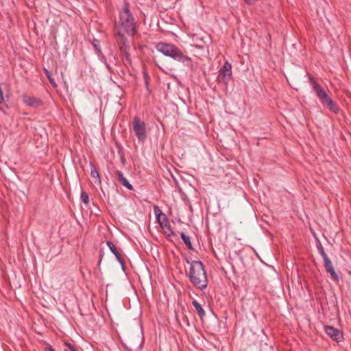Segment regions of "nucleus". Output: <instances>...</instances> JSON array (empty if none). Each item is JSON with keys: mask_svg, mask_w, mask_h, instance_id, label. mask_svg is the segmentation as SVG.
I'll return each mask as SVG.
<instances>
[{"mask_svg": "<svg viewBox=\"0 0 351 351\" xmlns=\"http://www.w3.org/2000/svg\"><path fill=\"white\" fill-rule=\"evenodd\" d=\"M156 49L165 56L170 57L175 60L181 62L187 66L192 65L190 58L183 54L180 49L170 43H158L155 45Z\"/></svg>", "mask_w": 351, "mask_h": 351, "instance_id": "obj_1", "label": "nucleus"}, {"mask_svg": "<svg viewBox=\"0 0 351 351\" xmlns=\"http://www.w3.org/2000/svg\"><path fill=\"white\" fill-rule=\"evenodd\" d=\"M189 276L191 282L195 287L199 289L207 287V276L202 262L194 261L191 263Z\"/></svg>", "mask_w": 351, "mask_h": 351, "instance_id": "obj_2", "label": "nucleus"}, {"mask_svg": "<svg viewBox=\"0 0 351 351\" xmlns=\"http://www.w3.org/2000/svg\"><path fill=\"white\" fill-rule=\"evenodd\" d=\"M118 35L124 41L125 34L132 36L135 32L134 19L127 6L120 12V19L117 27Z\"/></svg>", "mask_w": 351, "mask_h": 351, "instance_id": "obj_3", "label": "nucleus"}, {"mask_svg": "<svg viewBox=\"0 0 351 351\" xmlns=\"http://www.w3.org/2000/svg\"><path fill=\"white\" fill-rule=\"evenodd\" d=\"M132 128L138 140L144 143L147 138L145 123L139 117H135L132 122Z\"/></svg>", "mask_w": 351, "mask_h": 351, "instance_id": "obj_4", "label": "nucleus"}, {"mask_svg": "<svg viewBox=\"0 0 351 351\" xmlns=\"http://www.w3.org/2000/svg\"><path fill=\"white\" fill-rule=\"evenodd\" d=\"M312 86L317 97L323 105L331 98L329 97L327 92L315 81H312Z\"/></svg>", "mask_w": 351, "mask_h": 351, "instance_id": "obj_5", "label": "nucleus"}, {"mask_svg": "<svg viewBox=\"0 0 351 351\" xmlns=\"http://www.w3.org/2000/svg\"><path fill=\"white\" fill-rule=\"evenodd\" d=\"M219 77L225 82L228 83L232 76V65L228 61L225 62L222 68L219 70Z\"/></svg>", "mask_w": 351, "mask_h": 351, "instance_id": "obj_6", "label": "nucleus"}, {"mask_svg": "<svg viewBox=\"0 0 351 351\" xmlns=\"http://www.w3.org/2000/svg\"><path fill=\"white\" fill-rule=\"evenodd\" d=\"M324 330L328 336L337 342H339L343 339L342 332L332 326H326Z\"/></svg>", "mask_w": 351, "mask_h": 351, "instance_id": "obj_7", "label": "nucleus"}, {"mask_svg": "<svg viewBox=\"0 0 351 351\" xmlns=\"http://www.w3.org/2000/svg\"><path fill=\"white\" fill-rule=\"evenodd\" d=\"M154 213L156 215V220L160 226H163L165 224L167 226V222L169 221L166 215L161 211L158 206H154Z\"/></svg>", "mask_w": 351, "mask_h": 351, "instance_id": "obj_8", "label": "nucleus"}, {"mask_svg": "<svg viewBox=\"0 0 351 351\" xmlns=\"http://www.w3.org/2000/svg\"><path fill=\"white\" fill-rule=\"evenodd\" d=\"M23 101L27 106L34 108H38L43 105L40 99L34 97L25 96L23 97Z\"/></svg>", "mask_w": 351, "mask_h": 351, "instance_id": "obj_9", "label": "nucleus"}, {"mask_svg": "<svg viewBox=\"0 0 351 351\" xmlns=\"http://www.w3.org/2000/svg\"><path fill=\"white\" fill-rule=\"evenodd\" d=\"M324 105H326L331 112L335 114L338 113L339 111V108L336 103L334 102L332 98L327 101Z\"/></svg>", "mask_w": 351, "mask_h": 351, "instance_id": "obj_10", "label": "nucleus"}, {"mask_svg": "<svg viewBox=\"0 0 351 351\" xmlns=\"http://www.w3.org/2000/svg\"><path fill=\"white\" fill-rule=\"evenodd\" d=\"M107 245L109 247L110 251L115 255L117 259L121 262V254L119 253L114 244L110 241H108Z\"/></svg>", "mask_w": 351, "mask_h": 351, "instance_id": "obj_11", "label": "nucleus"}, {"mask_svg": "<svg viewBox=\"0 0 351 351\" xmlns=\"http://www.w3.org/2000/svg\"><path fill=\"white\" fill-rule=\"evenodd\" d=\"M90 175L92 178L94 179V184L99 185L101 184V180L99 178V172L94 167H91Z\"/></svg>", "mask_w": 351, "mask_h": 351, "instance_id": "obj_12", "label": "nucleus"}, {"mask_svg": "<svg viewBox=\"0 0 351 351\" xmlns=\"http://www.w3.org/2000/svg\"><path fill=\"white\" fill-rule=\"evenodd\" d=\"M180 236H181L182 240L183 241L184 244L187 246V247L189 250H193V246H192L189 236L185 234L183 232H181Z\"/></svg>", "mask_w": 351, "mask_h": 351, "instance_id": "obj_13", "label": "nucleus"}, {"mask_svg": "<svg viewBox=\"0 0 351 351\" xmlns=\"http://www.w3.org/2000/svg\"><path fill=\"white\" fill-rule=\"evenodd\" d=\"M192 304L195 307L196 311L197 312V313L199 314V315L201 317H202L205 315V313H204L203 308L196 300H193L192 302Z\"/></svg>", "mask_w": 351, "mask_h": 351, "instance_id": "obj_14", "label": "nucleus"}, {"mask_svg": "<svg viewBox=\"0 0 351 351\" xmlns=\"http://www.w3.org/2000/svg\"><path fill=\"white\" fill-rule=\"evenodd\" d=\"M167 226H165V224L162 226V228L163 229L165 233L168 236V237H171L173 236L174 234H173V230H171V226H170V224L169 223V221L167 222Z\"/></svg>", "mask_w": 351, "mask_h": 351, "instance_id": "obj_15", "label": "nucleus"}, {"mask_svg": "<svg viewBox=\"0 0 351 351\" xmlns=\"http://www.w3.org/2000/svg\"><path fill=\"white\" fill-rule=\"evenodd\" d=\"M92 45H93V48L95 49V52L97 53L98 56H99V54L101 53L99 41L97 40H95V39L93 40V41L92 43Z\"/></svg>", "mask_w": 351, "mask_h": 351, "instance_id": "obj_16", "label": "nucleus"}, {"mask_svg": "<svg viewBox=\"0 0 351 351\" xmlns=\"http://www.w3.org/2000/svg\"><path fill=\"white\" fill-rule=\"evenodd\" d=\"M324 263L326 269L332 267V263L329 259L328 256L324 258Z\"/></svg>", "mask_w": 351, "mask_h": 351, "instance_id": "obj_17", "label": "nucleus"}, {"mask_svg": "<svg viewBox=\"0 0 351 351\" xmlns=\"http://www.w3.org/2000/svg\"><path fill=\"white\" fill-rule=\"evenodd\" d=\"M326 271H327V272H328L330 274L331 277L333 279H335V280H337L338 279V276L335 273V271L333 267H331V268L327 269Z\"/></svg>", "mask_w": 351, "mask_h": 351, "instance_id": "obj_18", "label": "nucleus"}, {"mask_svg": "<svg viewBox=\"0 0 351 351\" xmlns=\"http://www.w3.org/2000/svg\"><path fill=\"white\" fill-rule=\"evenodd\" d=\"M126 47H127L125 45L123 47H121V51L124 53L126 61L128 63H130V62H131L130 56V54L127 51Z\"/></svg>", "mask_w": 351, "mask_h": 351, "instance_id": "obj_19", "label": "nucleus"}, {"mask_svg": "<svg viewBox=\"0 0 351 351\" xmlns=\"http://www.w3.org/2000/svg\"><path fill=\"white\" fill-rule=\"evenodd\" d=\"M121 182L127 189L130 190H132L133 189L132 185L127 180L126 178L123 179V180L121 181Z\"/></svg>", "mask_w": 351, "mask_h": 351, "instance_id": "obj_20", "label": "nucleus"}, {"mask_svg": "<svg viewBox=\"0 0 351 351\" xmlns=\"http://www.w3.org/2000/svg\"><path fill=\"white\" fill-rule=\"evenodd\" d=\"M81 199L84 204L88 203V193L86 191H83L81 193Z\"/></svg>", "mask_w": 351, "mask_h": 351, "instance_id": "obj_21", "label": "nucleus"}, {"mask_svg": "<svg viewBox=\"0 0 351 351\" xmlns=\"http://www.w3.org/2000/svg\"><path fill=\"white\" fill-rule=\"evenodd\" d=\"M319 253L322 255L323 259L325 258L326 257H328L327 254H326V252L322 245L319 247Z\"/></svg>", "mask_w": 351, "mask_h": 351, "instance_id": "obj_22", "label": "nucleus"}, {"mask_svg": "<svg viewBox=\"0 0 351 351\" xmlns=\"http://www.w3.org/2000/svg\"><path fill=\"white\" fill-rule=\"evenodd\" d=\"M47 77L49 80V82L51 83V85H53L54 87L56 86V84L55 83V81L53 78H51L49 75V72L48 71H47Z\"/></svg>", "mask_w": 351, "mask_h": 351, "instance_id": "obj_23", "label": "nucleus"}, {"mask_svg": "<svg viewBox=\"0 0 351 351\" xmlns=\"http://www.w3.org/2000/svg\"><path fill=\"white\" fill-rule=\"evenodd\" d=\"M65 345L71 350V351H77V349L73 345L69 343H66Z\"/></svg>", "mask_w": 351, "mask_h": 351, "instance_id": "obj_24", "label": "nucleus"}, {"mask_svg": "<svg viewBox=\"0 0 351 351\" xmlns=\"http://www.w3.org/2000/svg\"><path fill=\"white\" fill-rule=\"evenodd\" d=\"M117 176H118V179H119V180L120 182H121V181H122V180H123V179L125 178L123 176V173H122L121 171H117Z\"/></svg>", "mask_w": 351, "mask_h": 351, "instance_id": "obj_25", "label": "nucleus"}, {"mask_svg": "<svg viewBox=\"0 0 351 351\" xmlns=\"http://www.w3.org/2000/svg\"><path fill=\"white\" fill-rule=\"evenodd\" d=\"M117 176H118V179H119V180L120 182H121V181H122V180H123V179L125 178L123 176V173H122L121 171H117Z\"/></svg>", "mask_w": 351, "mask_h": 351, "instance_id": "obj_26", "label": "nucleus"}, {"mask_svg": "<svg viewBox=\"0 0 351 351\" xmlns=\"http://www.w3.org/2000/svg\"><path fill=\"white\" fill-rule=\"evenodd\" d=\"M45 351H55L54 349L51 346H48L45 349Z\"/></svg>", "mask_w": 351, "mask_h": 351, "instance_id": "obj_27", "label": "nucleus"}, {"mask_svg": "<svg viewBox=\"0 0 351 351\" xmlns=\"http://www.w3.org/2000/svg\"><path fill=\"white\" fill-rule=\"evenodd\" d=\"M247 3H252L255 2L256 0H245Z\"/></svg>", "mask_w": 351, "mask_h": 351, "instance_id": "obj_28", "label": "nucleus"}, {"mask_svg": "<svg viewBox=\"0 0 351 351\" xmlns=\"http://www.w3.org/2000/svg\"><path fill=\"white\" fill-rule=\"evenodd\" d=\"M98 56L99 58H101V60L104 59V61H106V59H104V58L101 55V53Z\"/></svg>", "mask_w": 351, "mask_h": 351, "instance_id": "obj_29", "label": "nucleus"}]
</instances>
